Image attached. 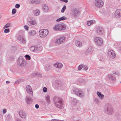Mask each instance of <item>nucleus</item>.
Segmentation results:
<instances>
[{
    "instance_id": "nucleus-1",
    "label": "nucleus",
    "mask_w": 121,
    "mask_h": 121,
    "mask_svg": "<svg viewBox=\"0 0 121 121\" xmlns=\"http://www.w3.org/2000/svg\"><path fill=\"white\" fill-rule=\"evenodd\" d=\"M65 29L66 26L63 23L56 24L53 27V30L56 31L64 30Z\"/></svg>"
},
{
    "instance_id": "nucleus-2",
    "label": "nucleus",
    "mask_w": 121,
    "mask_h": 121,
    "mask_svg": "<svg viewBox=\"0 0 121 121\" xmlns=\"http://www.w3.org/2000/svg\"><path fill=\"white\" fill-rule=\"evenodd\" d=\"M39 35L41 37H45L48 34V31L47 29H44L41 30L39 31Z\"/></svg>"
},
{
    "instance_id": "nucleus-3",
    "label": "nucleus",
    "mask_w": 121,
    "mask_h": 121,
    "mask_svg": "<svg viewBox=\"0 0 121 121\" xmlns=\"http://www.w3.org/2000/svg\"><path fill=\"white\" fill-rule=\"evenodd\" d=\"M42 46L40 45H38L37 47H35L34 46H32L30 48V50L34 52L39 51H40L42 50Z\"/></svg>"
},
{
    "instance_id": "nucleus-4",
    "label": "nucleus",
    "mask_w": 121,
    "mask_h": 121,
    "mask_svg": "<svg viewBox=\"0 0 121 121\" xmlns=\"http://www.w3.org/2000/svg\"><path fill=\"white\" fill-rule=\"evenodd\" d=\"M95 44L99 46H101L103 43L102 39L100 38L97 37L95 39Z\"/></svg>"
},
{
    "instance_id": "nucleus-5",
    "label": "nucleus",
    "mask_w": 121,
    "mask_h": 121,
    "mask_svg": "<svg viewBox=\"0 0 121 121\" xmlns=\"http://www.w3.org/2000/svg\"><path fill=\"white\" fill-rule=\"evenodd\" d=\"M108 55L112 59L114 58L116 56V55L115 52L112 50L108 51Z\"/></svg>"
},
{
    "instance_id": "nucleus-6",
    "label": "nucleus",
    "mask_w": 121,
    "mask_h": 121,
    "mask_svg": "<svg viewBox=\"0 0 121 121\" xmlns=\"http://www.w3.org/2000/svg\"><path fill=\"white\" fill-rule=\"evenodd\" d=\"M95 5L97 7H100L104 4L103 2L101 0H95Z\"/></svg>"
},
{
    "instance_id": "nucleus-7",
    "label": "nucleus",
    "mask_w": 121,
    "mask_h": 121,
    "mask_svg": "<svg viewBox=\"0 0 121 121\" xmlns=\"http://www.w3.org/2000/svg\"><path fill=\"white\" fill-rule=\"evenodd\" d=\"M114 16L116 18H119L121 17V10L118 9L116 10L115 14Z\"/></svg>"
},
{
    "instance_id": "nucleus-8",
    "label": "nucleus",
    "mask_w": 121,
    "mask_h": 121,
    "mask_svg": "<svg viewBox=\"0 0 121 121\" xmlns=\"http://www.w3.org/2000/svg\"><path fill=\"white\" fill-rule=\"evenodd\" d=\"M65 39L64 37H62L56 39L55 43L56 44H59L64 41L65 40Z\"/></svg>"
},
{
    "instance_id": "nucleus-9",
    "label": "nucleus",
    "mask_w": 121,
    "mask_h": 121,
    "mask_svg": "<svg viewBox=\"0 0 121 121\" xmlns=\"http://www.w3.org/2000/svg\"><path fill=\"white\" fill-rule=\"evenodd\" d=\"M62 101L59 100L58 102L55 103V105L57 107L60 108L62 106Z\"/></svg>"
},
{
    "instance_id": "nucleus-10",
    "label": "nucleus",
    "mask_w": 121,
    "mask_h": 121,
    "mask_svg": "<svg viewBox=\"0 0 121 121\" xmlns=\"http://www.w3.org/2000/svg\"><path fill=\"white\" fill-rule=\"evenodd\" d=\"M26 90L27 93L31 94V93L32 90L31 87L30 86H27L26 87Z\"/></svg>"
},
{
    "instance_id": "nucleus-11",
    "label": "nucleus",
    "mask_w": 121,
    "mask_h": 121,
    "mask_svg": "<svg viewBox=\"0 0 121 121\" xmlns=\"http://www.w3.org/2000/svg\"><path fill=\"white\" fill-rule=\"evenodd\" d=\"M54 66L55 67L60 68L62 67L63 65L61 63H57L54 64Z\"/></svg>"
},
{
    "instance_id": "nucleus-12",
    "label": "nucleus",
    "mask_w": 121,
    "mask_h": 121,
    "mask_svg": "<svg viewBox=\"0 0 121 121\" xmlns=\"http://www.w3.org/2000/svg\"><path fill=\"white\" fill-rule=\"evenodd\" d=\"M75 43L76 46L78 47H81L82 46V43L79 41H76Z\"/></svg>"
},
{
    "instance_id": "nucleus-13",
    "label": "nucleus",
    "mask_w": 121,
    "mask_h": 121,
    "mask_svg": "<svg viewBox=\"0 0 121 121\" xmlns=\"http://www.w3.org/2000/svg\"><path fill=\"white\" fill-rule=\"evenodd\" d=\"M76 91H77L78 92L77 93L76 92H75V94L76 95L79 96L80 97H82L83 96V95H81V94H82V92L81 91H77V90Z\"/></svg>"
},
{
    "instance_id": "nucleus-14",
    "label": "nucleus",
    "mask_w": 121,
    "mask_h": 121,
    "mask_svg": "<svg viewBox=\"0 0 121 121\" xmlns=\"http://www.w3.org/2000/svg\"><path fill=\"white\" fill-rule=\"evenodd\" d=\"M29 22L30 24H31L30 25L32 26H34L36 25V22L35 21H31Z\"/></svg>"
},
{
    "instance_id": "nucleus-15",
    "label": "nucleus",
    "mask_w": 121,
    "mask_h": 121,
    "mask_svg": "<svg viewBox=\"0 0 121 121\" xmlns=\"http://www.w3.org/2000/svg\"><path fill=\"white\" fill-rule=\"evenodd\" d=\"M33 13L35 16H38L39 14L40 11L38 9L35 10L33 11Z\"/></svg>"
},
{
    "instance_id": "nucleus-16",
    "label": "nucleus",
    "mask_w": 121,
    "mask_h": 121,
    "mask_svg": "<svg viewBox=\"0 0 121 121\" xmlns=\"http://www.w3.org/2000/svg\"><path fill=\"white\" fill-rule=\"evenodd\" d=\"M19 115L22 118H25L26 116L25 113L22 111H20L19 112Z\"/></svg>"
},
{
    "instance_id": "nucleus-17",
    "label": "nucleus",
    "mask_w": 121,
    "mask_h": 121,
    "mask_svg": "<svg viewBox=\"0 0 121 121\" xmlns=\"http://www.w3.org/2000/svg\"><path fill=\"white\" fill-rule=\"evenodd\" d=\"M29 35L30 36H33L36 34V32L34 30H32L29 32Z\"/></svg>"
},
{
    "instance_id": "nucleus-18",
    "label": "nucleus",
    "mask_w": 121,
    "mask_h": 121,
    "mask_svg": "<svg viewBox=\"0 0 121 121\" xmlns=\"http://www.w3.org/2000/svg\"><path fill=\"white\" fill-rule=\"evenodd\" d=\"M95 22V21H88L87 22V25H91V24L94 23Z\"/></svg>"
},
{
    "instance_id": "nucleus-19",
    "label": "nucleus",
    "mask_w": 121,
    "mask_h": 121,
    "mask_svg": "<svg viewBox=\"0 0 121 121\" xmlns=\"http://www.w3.org/2000/svg\"><path fill=\"white\" fill-rule=\"evenodd\" d=\"M66 19V18L65 17H63L57 19L56 20L57 22H59L61 20H64Z\"/></svg>"
},
{
    "instance_id": "nucleus-20",
    "label": "nucleus",
    "mask_w": 121,
    "mask_h": 121,
    "mask_svg": "<svg viewBox=\"0 0 121 121\" xmlns=\"http://www.w3.org/2000/svg\"><path fill=\"white\" fill-rule=\"evenodd\" d=\"M43 9L44 11L45 12L47 11L48 10V7L45 5H44L43 6Z\"/></svg>"
},
{
    "instance_id": "nucleus-21",
    "label": "nucleus",
    "mask_w": 121,
    "mask_h": 121,
    "mask_svg": "<svg viewBox=\"0 0 121 121\" xmlns=\"http://www.w3.org/2000/svg\"><path fill=\"white\" fill-rule=\"evenodd\" d=\"M97 93L98 96L101 99L103 98L104 95L102 94H101L100 93L97 92Z\"/></svg>"
},
{
    "instance_id": "nucleus-22",
    "label": "nucleus",
    "mask_w": 121,
    "mask_h": 121,
    "mask_svg": "<svg viewBox=\"0 0 121 121\" xmlns=\"http://www.w3.org/2000/svg\"><path fill=\"white\" fill-rule=\"evenodd\" d=\"M92 51V48L91 47H89L86 51V53H90Z\"/></svg>"
},
{
    "instance_id": "nucleus-23",
    "label": "nucleus",
    "mask_w": 121,
    "mask_h": 121,
    "mask_svg": "<svg viewBox=\"0 0 121 121\" xmlns=\"http://www.w3.org/2000/svg\"><path fill=\"white\" fill-rule=\"evenodd\" d=\"M10 26V24L9 23H8L5 25L4 27L3 28L4 29L6 28L9 27Z\"/></svg>"
},
{
    "instance_id": "nucleus-24",
    "label": "nucleus",
    "mask_w": 121,
    "mask_h": 121,
    "mask_svg": "<svg viewBox=\"0 0 121 121\" xmlns=\"http://www.w3.org/2000/svg\"><path fill=\"white\" fill-rule=\"evenodd\" d=\"M32 99L31 98L29 99V100H28V99H26V101L28 104H29L30 102H31L32 101Z\"/></svg>"
},
{
    "instance_id": "nucleus-25",
    "label": "nucleus",
    "mask_w": 121,
    "mask_h": 121,
    "mask_svg": "<svg viewBox=\"0 0 121 121\" xmlns=\"http://www.w3.org/2000/svg\"><path fill=\"white\" fill-rule=\"evenodd\" d=\"M20 40L23 43H25L26 42V40L24 38H22V39H20Z\"/></svg>"
},
{
    "instance_id": "nucleus-26",
    "label": "nucleus",
    "mask_w": 121,
    "mask_h": 121,
    "mask_svg": "<svg viewBox=\"0 0 121 121\" xmlns=\"http://www.w3.org/2000/svg\"><path fill=\"white\" fill-rule=\"evenodd\" d=\"M26 58V60H29L30 59V56L28 55H26L25 56Z\"/></svg>"
},
{
    "instance_id": "nucleus-27",
    "label": "nucleus",
    "mask_w": 121,
    "mask_h": 121,
    "mask_svg": "<svg viewBox=\"0 0 121 121\" xmlns=\"http://www.w3.org/2000/svg\"><path fill=\"white\" fill-rule=\"evenodd\" d=\"M46 99L47 102L48 103L50 102V97L49 96H47Z\"/></svg>"
},
{
    "instance_id": "nucleus-28",
    "label": "nucleus",
    "mask_w": 121,
    "mask_h": 121,
    "mask_svg": "<svg viewBox=\"0 0 121 121\" xmlns=\"http://www.w3.org/2000/svg\"><path fill=\"white\" fill-rule=\"evenodd\" d=\"M66 9V7L65 6H64V7H63L62 9L61 12L62 13H63L64 12L65 10Z\"/></svg>"
},
{
    "instance_id": "nucleus-29",
    "label": "nucleus",
    "mask_w": 121,
    "mask_h": 121,
    "mask_svg": "<svg viewBox=\"0 0 121 121\" xmlns=\"http://www.w3.org/2000/svg\"><path fill=\"white\" fill-rule=\"evenodd\" d=\"M35 3L36 4H38L40 2V0H34Z\"/></svg>"
},
{
    "instance_id": "nucleus-30",
    "label": "nucleus",
    "mask_w": 121,
    "mask_h": 121,
    "mask_svg": "<svg viewBox=\"0 0 121 121\" xmlns=\"http://www.w3.org/2000/svg\"><path fill=\"white\" fill-rule=\"evenodd\" d=\"M4 31L5 33H8L9 32V28L6 29L4 30Z\"/></svg>"
},
{
    "instance_id": "nucleus-31",
    "label": "nucleus",
    "mask_w": 121,
    "mask_h": 121,
    "mask_svg": "<svg viewBox=\"0 0 121 121\" xmlns=\"http://www.w3.org/2000/svg\"><path fill=\"white\" fill-rule=\"evenodd\" d=\"M83 67V66L82 65H79L78 67V69L79 70H81L82 67Z\"/></svg>"
},
{
    "instance_id": "nucleus-32",
    "label": "nucleus",
    "mask_w": 121,
    "mask_h": 121,
    "mask_svg": "<svg viewBox=\"0 0 121 121\" xmlns=\"http://www.w3.org/2000/svg\"><path fill=\"white\" fill-rule=\"evenodd\" d=\"M43 91L44 92H46L47 91V89L45 87H44L43 89Z\"/></svg>"
},
{
    "instance_id": "nucleus-33",
    "label": "nucleus",
    "mask_w": 121,
    "mask_h": 121,
    "mask_svg": "<svg viewBox=\"0 0 121 121\" xmlns=\"http://www.w3.org/2000/svg\"><path fill=\"white\" fill-rule=\"evenodd\" d=\"M16 9H13L12 11V13L13 14H15L16 12Z\"/></svg>"
},
{
    "instance_id": "nucleus-34",
    "label": "nucleus",
    "mask_w": 121,
    "mask_h": 121,
    "mask_svg": "<svg viewBox=\"0 0 121 121\" xmlns=\"http://www.w3.org/2000/svg\"><path fill=\"white\" fill-rule=\"evenodd\" d=\"M30 4H32L35 3V1L34 0H31L30 1Z\"/></svg>"
},
{
    "instance_id": "nucleus-35",
    "label": "nucleus",
    "mask_w": 121,
    "mask_h": 121,
    "mask_svg": "<svg viewBox=\"0 0 121 121\" xmlns=\"http://www.w3.org/2000/svg\"><path fill=\"white\" fill-rule=\"evenodd\" d=\"M20 6V5L18 4H16L15 5V7L17 8H18Z\"/></svg>"
},
{
    "instance_id": "nucleus-36",
    "label": "nucleus",
    "mask_w": 121,
    "mask_h": 121,
    "mask_svg": "<svg viewBox=\"0 0 121 121\" xmlns=\"http://www.w3.org/2000/svg\"><path fill=\"white\" fill-rule=\"evenodd\" d=\"M49 67V66H46L45 68L46 70H48V69H49L50 68V67Z\"/></svg>"
},
{
    "instance_id": "nucleus-37",
    "label": "nucleus",
    "mask_w": 121,
    "mask_h": 121,
    "mask_svg": "<svg viewBox=\"0 0 121 121\" xmlns=\"http://www.w3.org/2000/svg\"><path fill=\"white\" fill-rule=\"evenodd\" d=\"M24 27L26 30H28V27L27 26L25 25L24 26Z\"/></svg>"
},
{
    "instance_id": "nucleus-38",
    "label": "nucleus",
    "mask_w": 121,
    "mask_h": 121,
    "mask_svg": "<svg viewBox=\"0 0 121 121\" xmlns=\"http://www.w3.org/2000/svg\"><path fill=\"white\" fill-rule=\"evenodd\" d=\"M52 121H64V120H56L55 119L52 120H51Z\"/></svg>"
},
{
    "instance_id": "nucleus-39",
    "label": "nucleus",
    "mask_w": 121,
    "mask_h": 121,
    "mask_svg": "<svg viewBox=\"0 0 121 121\" xmlns=\"http://www.w3.org/2000/svg\"><path fill=\"white\" fill-rule=\"evenodd\" d=\"M83 67L85 70H86L87 69V68L86 66H84Z\"/></svg>"
},
{
    "instance_id": "nucleus-40",
    "label": "nucleus",
    "mask_w": 121,
    "mask_h": 121,
    "mask_svg": "<svg viewBox=\"0 0 121 121\" xmlns=\"http://www.w3.org/2000/svg\"><path fill=\"white\" fill-rule=\"evenodd\" d=\"M60 0L64 2L65 3H67L68 2L67 0Z\"/></svg>"
},
{
    "instance_id": "nucleus-41",
    "label": "nucleus",
    "mask_w": 121,
    "mask_h": 121,
    "mask_svg": "<svg viewBox=\"0 0 121 121\" xmlns=\"http://www.w3.org/2000/svg\"><path fill=\"white\" fill-rule=\"evenodd\" d=\"M35 107L36 108H39V105L37 104H36L35 105Z\"/></svg>"
},
{
    "instance_id": "nucleus-42",
    "label": "nucleus",
    "mask_w": 121,
    "mask_h": 121,
    "mask_svg": "<svg viewBox=\"0 0 121 121\" xmlns=\"http://www.w3.org/2000/svg\"><path fill=\"white\" fill-rule=\"evenodd\" d=\"M3 113H4L6 112V109H4L3 110Z\"/></svg>"
},
{
    "instance_id": "nucleus-43",
    "label": "nucleus",
    "mask_w": 121,
    "mask_h": 121,
    "mask_svg": "<svg viewBox=\"0 0 121 121\" xmlns=\"http://www.w3.org/2000/svg\"><path fill=\"white\" fill-rule=\"evenodd\" d=\"M112 76V75L111 74H109L108 75V77L111 79L112 78H111Z\"/></svg>"
},
{
    "instance_id": "nucleus-44",
    "label": "nucleus",
    "mask_w": 121,
    "mask_h": 121,
    "mask_svg": "<svg viewBox=\"0 0 121 121\" xmlns=\"http://www.w3.org/2000/svg\"><path fill=\"white\" fill-rule=\"evenodd\" d=\"M9 81H6V83H9Z\"/></svg>"
},
{
    "instance_id": "nucleus-45",
    "label": "nucleus",
    "mask_w": 121,
    "mask_h": 121,
    "mask_svg": "<svg viewBox=\"0 0 121 121\" xmlns=\"http://www.w3.org/2000/svg\"><path fill=\"white\" fill-rule=\"evenodd\" d=\"M37 49H39V48H37Z\"/></svg>"
}]
</instances>
